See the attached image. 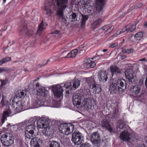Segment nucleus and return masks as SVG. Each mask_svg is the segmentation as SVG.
Returning a JSON list of instances; mask_svg holds the SVG:
<instances>
[{"label":"nucleus","mask_w":147,"mask_h":147,"mask_svg":"<svg viewBox=\"0 0 147 147\" xmlns=\"http://www.w3.org/2000/svg\"><path fill=\"white\" fill-rule=\"evenodd\" d=\"M68 0H53L52 1L53 9L56 10V14L59 19L66 23V20L64 12L68 7Z\"/></svg>","instance_id":"nucleus-1"},{"label":"nucleus","mask_w":147,"mask_h":147,"mask_svg":"<svg viewBox=\"0 0 147 147\" xmlns=\"http://www.w3.org/2000/svg\"><path fill=\"white\" fill-rule=\"evenodd\" d=\"M112 82L110 86L109 91L110 94L123 92L127 87V82L122 79L115 80L111 78Z\"/></svg>","instance_id":"nucleus-2"},{"label":"nucleus","mask_w":147,"mask_h":147,"mask_svg":"<svg viewBox=\"0 0 147 147\" xmlns=\"http://www.w3.org/2000/svg\"><path fill=\"white\" fill-rule=\"evenodd\" d=\"M14 137L12 134L9 132L4 133L1 137V140L2 143L6 146H9L13 143Z\"/></svg>","instance_id":"nucleus-3"},{"label":"nucleus","mask_w":147,"mask_h":147,"mask_svg":"<svg viewBox=\"0 0 147 147\" xmlns=\"http://www.w3.org/2000/svg\"><path fill=\"white\" fill-rule=\"evenodd\" d=\"M21 28L20 32H22L27 36L30 37L34 33V27L32 24L27 25L24 24L21 25Z\"/></svg>","instance_id":"nucleus-4"},{"label":"nucleus","mask_w":147,"mask_h":147,"mask_svg":"<svg viewBox=\"0 0 147 147\" xmlns=\"http://www.w3.org/2000/svg\"><path fill=\"white\" fill-rule=\"evenodd\" d=\"M84 135L78 131H75L72 133V141L75 144L79 145L83 142Z\"/></svg>","instance_id":"nucleus-5"},{"label":"nucleus","mask_w":147,"mask_h":147,"mask_svg":"<svg viewBox=\"0 0 147 147\" xmlns=\"http://www.w3.org/2000/svg\"><path fill=\"white\" fill-rule=\"evenodd\" d=\"M120 139L123 141L127 142L129 145H131L132 143L134 144V142L135 139H133L131 137L130 134L127 130L122 131L120 134Z\"/></svg>","instance_id":"nucleus-6"},{"label":"nucleus","mask_w":147,"mask_h":147,"mask_svg":"<svg viewBox=\"0 0 147 147\" xmlns=\"http://www.w3.org/2000/svg\"><path fill=\"white\" fill-rule=\"evenodd\" d=\"M90 140L93 145L99 147L101 145V138L98 132H94L90 135Z\"/></svg>","instance_id":"nucleus-7"},{"label":"nucleus","mask_w":147,"mask_h":147,"mask_svg":"<svg viewBox=\"0 0 147 147\" xmlns=\"http://www.w3.org/2000/svg\"><path fill=\"white\" fill-rule=\"evenodd\" d=\"M64 88H66L63 86H61L60 84H57L55 86H53L52 91L53 94L55 97H59L63 96V92Z\"/></svg>","instance_id":"nucleus-8"},{"label":"nucleus","mask_w":147,"mask_h":147,"mask_svg":"<svg viewBox=\"0 0 147 147\" xmlns=\"http://www.w3.org/2000/svg\"><path fill=\"white\" fill-rule=\"evenodd\" d=\"M80 81L77 78H74L71 82H66L64 85V87L70 90L73 88L75 89L78 87L80 85Z\"/></svg>","instance_id":"nucleus-9"},{"label":"nucleus","mask_w":147,"mask_h":147,"mask_svg":"<svg viewBox=\"0 0 147 147\" xmlns=\"http://www.w3.org/2000/svg\"><path fill=\"white\" fill-rule=\"evenodd\" d=\"M50 122L49 119L45 118H40L38 119L37 124L38 127L45 128L47 127L49 125Z\"/></svg>","instance_id":"nucleus-10"},{"label":"nucleus","mask_w":147,"mask_h":147,"mask_svg":"<svg viewBox=\"0 0 147 147\" xmlns=\"http://www.w3.org/2000/svg\"><path fill=\"white\" fill-rule=\"evenodd\" d=\"M84 93L83 95V97H84V100L83 101L84 105L86 107L88 108L89 106H91L92 99L91 96L89 95L88 92L85 90L83 91Z\"/></svg>","instance_id":"nucleus-11"},{"label":"nucleus","mask_w":147,"mask_h":147,"mask_svg":"<svg viewBox=\"0 0 147 147\" xmlns=\"http://www.w3.org/2000/svg\"><path fill=\"white\" fill-rule=\"evenodd\" d=\"M82 98V94L79 93H76L73 95L72 100L74 105L78 107L77 106L80 105Z\"/></svg>","instance_id":"nucleus-12"},{"label":"nucleus","mask_w":147,"mask_h":147,"mask_svg":"<svg viewBox=\"0 0 147 147\" xmlns=\"http://www.w3.org/2000/svg\"><path fill=\"white\" fill-rule=\"evenodd\" d=\"M107 0H97L96 13L99 15L102 14V9Z\"/></svg>","instance_id":"nucleus-13"},{"label":"nucleus","mask_w":147,"mask_h":147,"mask_svg":"<svg viewBox=\"0 0 147 147\" xmlns=\"http://www.w3.org/2000/svg\"><path fill=\"white\" fill-rule=\"evenodd\" d=\"M125 75L129 82L131 83H134L135 77L131 69H128L126 70L125 72Z\"/></svg>","instance_id":"nucleus-14"},{"label":"nucleus","mask_w":147,"mask_h":147,"mask_svg":"<svg viewBox=\"0 0 147 147\" xmlns=\"http://www.w3.org/2000/svg\"><path fill=\"white\" fill-rule=\"evenodd\" d=\"M42 139L38 137L32 138L30 142L31 147H40V146L42 142Z\"/></svg>","instance_id":"nucleus-15"},{"label":"nucleus","mask_w":147,"mask_h":147,"mask_svg":"<svg viewBox=\"0 0 147 147\" xmlns=\"http://www.w3.org/2000/svg\"><path fill=\"white\" fill-rule=\"evenodd\" d=\"M101 126L102 128L108 130L111 133L114 132L111 125L107 120L105 119L101 121Z\"/></svg>","instance_id":"nucleus-16"},{"label":"nucleus","mask_w":147,"mask_h":147,"mask_svg":"<svg viewBox=\"0 0 147 147\" xmlns=\"http://www.w3.org/2000/svg\"><path fill=\"white\" fill-rule=\"evenodd\" d=\"M85 82L88 84L90 88H93V86L97 83H98V80H96V78L94 79L91 76L88 78H85Z\"/></svg>","instance_id":"nucleus-17"},{"label":"nucleus","mask_w":147,"mask_h":147,"mask_svg":"<svg viewBox=\"0 0 147 147\" xmlns=\"http://www.w3.org/2000/svg\"><path fill=\"white\" fill-rule=\"evenodd\" d=\"M108 73L106 71H101L98 73V81L103 82L106 81L108 79Z\"/></svg>","instance_id":"nucleus-18"},{"label":"nucleus","mask_w":147,"mask_h":147,"mask_svg":"<svg viewBox=\"0 0 147 147\" xmlns=\"http://www.w3.org/2000/svg\"><path fill=\"white\" fill-rule=\"evenodd\" d=\"M36 121V119H31L29 120L26 127V131L34 129L35 128Z\"/></svg>","instance_id":"nucleus-19"},{"label":"nucleus","mask_w":147,"mask_h":147,"mask_svg":"<svg viewBox=\"0 0 147 147\" xmlns=\"http://www.w3.org/2000/svg\"><path fill=\"white\" fill-rule=\"evenodd\" d=\"M7 110L4 111L3 115L1 122L2 124H3L5 120H7V117L9 116V115L11 113V110L9 108V106H7Z\"/></svg>","instance_id":"nucleus-20"},{"label":"nucleus","mask_w":147,"mask_h":147,"mask_svg":"<svg viewBox=\"0 0 147 147\" xmlns=\"http://www.w3.org/2000/svg\"><path fill=\"white\" fill-rule=\"evenodd\" d=\"M112 75V77L114 75H117L121 73V71L118 67L115 65L111 66L110 68Z\"/></svg>","instance_id":"nucleus-21"},{"label":"nucleus","mask_w":147,"mask_h":147,"mask_svg":"<svg viewBox=\"0 0 147 147\" xmlns=\"http://www.w3.org/2000/svg\"><path fill=\"white\" fill-rule=\"evenodd\" d=\"M141 86L139 84L132 86L130 90L133 94H138L141 90Z\"/></svg>","instance_id":"nucleus-22"},{"label":"nucleus","mask_w":147,"mask_h":147,"mask_svg":"<svg viewBox=\"0 0 147 147\" xmlns=\"http://www.w3.org/2000/svg\"><path fill=\"white\" fill-rule=\"evenodd\" d=\"M14 109L17 113L20 112L22 111L23 106L21 102L18 101L17 102L15 105L13 104Z\"/></svg>","instance_id":"nucleus-23"},{"label":"nucleus","mask_w":147,"mask_h":147,"mask_svg":"<svg viewBox=\"0 0 147 147\" xmlns=\"http://www.w3.org/2000/svg\"><path fill=\"white\" fill-rule=\"evenodd\" d=\"M48 147H61L60 143L57 141L50 140L48 143Z\"/></svg>","instance_id":"nucleus-24"},{"label":"nucleus","mask_w":147,"mask_h":147,"mask_svg":"<svg viewBox=\"0 0 147 147\" xmlns=\"http://www.w3.org/2000/svg\"><path fill=\"white\" fill-rule=\"evenodd\" d=\"M85 66H87L88 68H93L96 65V63L91 60L90 59H88L84 62Z\"/></svg>","instance_id":"nucleus-25"},{"label":"nucleus","mask_w":147,"mask_h":147,"mask_svg":"<svg viewBox=\"0 0 147 147\" xmlns=\"http://www.w3.org/2000/svg\"><path fill=\"white\" fill-rule=\"evenodd\" d=\"M102 22V19L99 18L92 23L91 25V28L92 30H94L99 26Z\"/></svg>","instance_id":"nucleus-26"},{"label":"nucleus","mask_w":147,"mask_h":147,"mask_svg":"<svg viewBox=\"0 0 147 147\" xmlns=\"http://www.w3.org/2000/svg\"><path fill=\"white\" fill-rule=\"evenodd\" d=\"M67 123H62L60 125L59 127V130L61 133L67 135L66 130L67 129Z\"/></svg>","instance_id":"nucleus-27"},{"label":"nucleus","mask_w":147,"mask_h":147,"mask_svg":"<svg viewBox=\"0 0 147 147\" xmlns=\"http://www.w3.org/2000/svg\"><path fill=\"white\" fill-rule=\"evenodd\" d=\"M45 135L47 136H51L54 133L53 129L49 127V125L47 127L45 128Z\"/></svg>","instance_id":"nucleus-28"},{"label":"nucleus","mask_w":147,"mask_h":147,"mask_svg":"<svg viewBox=\"0 0 147 147\" xmlns=\"http://www.w3.org/2000/svg\"><path fill=\"white\" fill-rule=\"evenodd\" d=\"M37 92L42 96L46 97L47 96L48 92L44 88H38Z\"/></svg>","instance_id":"nucleus-29"},{"label":"nucleus","mask_w":147,"mask_h":147,"mask_svg":"<svg viewBox=\"0 0 147 147\" xmlns=\"http://www.w3.org/2000/svg\"><path fill=\"white\" fill-rule=\"evenodd\" d=\"M97 83L95 84L93 88L90 89L93 90L94 92L95 93L99 94L101 91L102 89L100 85Z\"/></svg>","instance_id":"nucleus-30"},{"label":"nucleus","mask_w":147,"mask_h":147,"mask_svg":"<svg viewBox=\"0 0 147 147\" xmlns=\"http://www.w3.org/2000/svg\"><path fill=\"white\" fill-rule=\"evenodd\" d=\"M74 130V125L71 123L67 124V135H68L71 133H73V132Z\"/></svg>","instance_id":"nucleus-31"},{"label":"nucleus","mask_w":147,"mask_h":147,"mask_svg":"<svg viewBox=\"0 0 147 147\" xmlns=\"http://www.w3.org/2000/svg\"><path fill=\"white\" fill-rule=\"evenodd\" d=\"M127 32H131L133 31L136 28V26L134 24H129L126 25Z\"/></svg>","instance_id":"nucleus-32"},{"label":"nucleus","mask_w":147,"mask_h":147,"mask_svg":"<svg viewBox=\"0 0 147 147\" xmlns=\"http://www.w3.org/2000/svg\"><path fill=\"white\" fill-rule=\"evenodd\" d=\"M78 52V51L77 49H75L71 51L67 54L68 58L75 57Z\"/></svg>","instance_id":"nucleus-33"},{"label":"nucleus","mask_w":147,"mask_h":147,"mask_svg":"<svg viewBox=\"0 0 147 147\" xmlns=\"http://www.w3.org/2000/svg\"><path fill=\"white\" fill-rule=\"evenodd\" d=\"M42 98H39L37 97L36 100L37 102V103H38V105H39V107L42 106H47V105L46 104L47 102H44L42 100Z\"/></svg>","instance_id":"nucleus-34"},{"label":"nucleus","mask_w":147,"mask_h":147,"mask_svg":"<svg viewBox=\"0 0 147 147\" xmlns=\"http://www.w3.org/2000/svg\"><path fill=\"white\" fill-rule=\"evenodd\" d=\"M88 16H87L82 15V19L81 22V26L83 28L85 26L86 22L88 19Z\"/></svg>","instance_id":"nucleus-35"},{"label":"nucleus","mask_w":147,"mask_h":147,"mask_svg":"<svg viewBox=\"0 0 147 147\" xmlns=\"http://www.w3.org/2000/svg\"><path fill=\"white\" fill-rule=\"evenodd\" d=\"M143 33L141 32H139L136 34L135 35V38L136 39L139 40H140L143 37Z\"/></svg>","instance_id":"nucleus-36"},{"label":"nucleus","mask_w":147,"mask_h":147,"mask_svg":"<svg viewBox=\"0 0 147 147\" xmlns=\"http://www.w3.org/2000/svg\"><path fill=\"white\" fill-rule=\"evenodd\" d=\"M77 15L76 13H72V14L70 16L69 19H71L70 21L71 22L76 21L77 20Z\"/></svg>","instance_id":"nucleus-37"},{"label":"nucleus","mask_w":147,"mask_h":147,"mask_svg":"<svg viewBox=\"0 0 147 147\" xmlns=\"http://www.w3.org/2000/svg\"><path fill=\"white\" fill-rule=\"evenodd\" d=\"M28 122L27 121L19 123V127L22 129L24 128L27 125Z\"/></svg>","instance_id":"nucleus-38"},{"label":"nucleus","mask_w":147,"mask_h":147,"mask_svg":"<svg viewBox=\"0 0 147 147\" xmlns=\"http://www.w3.org/2000/svg\"><path fill=\"white\" fill-rule=\"evenodd\" d=\"M1 104L3 106L6 105L8 104V102L6 100V97L3 95L1 101Z\"/></svg>","instance_id":"nucleus-39"},{"label":"nucleus","mask_w":147,"mask_h":147,"mask_svg":"<svg viewBox=\"0 0 147 147\" xmlns=\"http://www.w3.org/2000/svg\"><path fill=\"white\" fill-rule=\"evenodd\" d=\"M117 127L121 129H123L126 127V125L124 123L121 122L118 125Z\"/></svg>","instance_id":"nucleus-40"},{"label":"nucleus","mask_w":147,"mask_h":147,"mask_svg":"<svg viewBox=\"0 0 147 147\" xmlns=\"http://www.w3.org/2000/svg\"><path fill=\"white\" fill-rule=\"evenodd\" d=\"M44 24L42 21L41 23L39 24L38 26V30L39 31H42L45 28L44 27Z\"/></svg>","instance_id":"nucleus-41"},{"label":"nucleus","mask_w":147,"mask_h":147,"mask_svg":"<svg viewBox=\"0 0 147 147\" xmlns=\"http://www.w3.org/2000/svg\"><path fill=\"white\" fill-rule=\"evenodd\" d=\"M45 10L46 11V14L48 15L49 16L51 14V10L49 7L47 6H45Z\"/></svg>","instance_id":"nucleus-42"},{"label":"nucleus","mask_w":147,"mask_h":147,"mask_svg":"<svg viewBox=\"0 0 147 147\" xmlns=\"http://www.w3.org/2000/svg\"><path fill=\"white\" fill-rule=\"evenodd\" d=\"M80 147H91V145L89 143L86 142L82 144Z\"/></svg>","instance_id":"nucleus-43"},{"label":"nucleus","mask_w":147,"mask_h":147,"mask_svg":"<svg viewBox=\"0 0 147 147\" xmlns=\"http://www.w3.org/2000/svg\"><path fill=\"white\" fill-rule=\"evenodd\" d=\"M1 86L2 87L4 86L7 83H8V80L7 79H5V80H1Z\"/></svg>","instance_id":"nucleus-44"},{"label":"nucleus","mask_w":147,"mask_h":147,"mask_svg":"<svg viewBox=\"0 0 147 147\" xmlns=\"http://www.w3.org/2000/svg\"><path fill=\"white\" fill-rule=\"evenodd\" d=\"M123 53H130L133 52V50L131 49H124L123 50Z\"/></svg>","instance_id":"nucleus-45"},{"label":"nucleus","mask_w":147,"mask_h":147,"mask_svg":"<svg viewBox=\"0 0 147 147\" xmlns=\"http://www.w3.org/2000/svg\"><path fill=\"white\" fill-rule=\"evenodd\" d=\"M114 28V26H112L109 28L107 29L105 32V34H107L109 33H110L112 31Z\"/></svg>","instance_id":"nucleus-46"},{"label":"nucleus","mask_w":147,"mask_h":147,"mask_svg":"<svg viewBox=\"0 0 147 147\" xmlns=\"http://www.w3.org/2000/svg\"><path fill=\"white\" fill-rule=\"evenodd\" d=\"M38 103H37V102L36 100L34 102H33V108H36L39 107V105H38Z\"/></svg>","instance_id":"nucleus-47"},{"label":"nucleus","mask_w":147,"mask_h":147,"mask_svg":"<svg viewBox=\"0 0 147 147\" xmlns=\"http://www.w3.org/2000/svg\"><path fill=\"white\" fill-rule=\"evenodd\" d=\"M26 132H28L31 135V136H32L33 138L34 136L35 135H34V131L33 130L30 129V130L26 131Z\"/></svg>","instance_id":"nucleus-48"},{"label":"nucleus","mask_w":147,"mask_h":147,"mask_svg":"<svg viewBox=\"0 0 147 147\" xmlns=\"http://www.w3.org/2000/svg\"><path fill=\"white\" fill-rule=\"evenodd\" d=\"M26 91L25 90H22V91H20L21 98L22 97H24L25 95H26Z\"/></svg>","instance_id":"nucleus-49"},{"label":"nucleus","mask_w":147,"mask_h":147,"mask_svg":"<svg viewBox=\"0 0 147 147\" xmlns=\"http://www.w3.org/2000/svg\"><path fill=\"white\" fill-rule=\"evenodd\" d=\"M118 112V110L116 109H113V112L112 113V118H113L115 117L116 114Z\"/></svg>","instance_id":"nucleus-50"},{"label":"nucleus","mask_w":147,"mask_h":147,"mask_svg":"<svg viewBox=\"0 0 147 147\" xmlns=\"http://www.w3.org/2000/svg\"><path fill=\"white\" fill-rule=\"evenodd\" d=\"M15 94L17 98H21L20 91H19V90H17V91L15 92Z\"/></svg>","instance_id":"nucleus-51"},{"label":"nucleus","mask_w":147,"mask_h":147,"mask_svg":"<svg viewBox=\"0 0 147 147\" xmlns=\"http://www.w3.org/2000/svg\"><path fill=\"white\" fill-rule=\"evenodd\" d=\"M125 31H127V28H126V26L122 28L120 32H119V31H118L117 32L118 33L119 32V34H120L125 32Z\"/></svg>","instance_id":"nucleus-52"},{"label":"nucleus","mask_w":147,"mask_h":147,"mask_svg":"<svg viewBox=\"0 0 147 147\" xmlns=\"http://www.w3.org/2000/svg\"><path fill=\"white\" fill-rule=\"evenodd\" d=\"M25 137L29 139H31L32 137V136H31V135L26 131L25 132Z\"/></svg>","instance_id":"nucleus-53"},{"label":"nucleus","mask_w":147,"mask_h":147,"mask_svg":"<svg viewBox=\"0 0 147 147\" xmlns=\"http://www.w3.org/2000/svg\"><path fill=\"white\" fill-rule=\"evenodd\" d=\"M67 54L68 53L67 51H64L62 54V58H67Z\"/></svg>","instance_id":"nucleus-54"},{"label":"nucleus","mask_w":147,"mask_h":147,"mask_svg":"<svg viewBox=\"0 0 147 147\" xmlns=\"http://www.w3.org/2000/svg\"><path fill=\"white\" fill-rule=\"evenodd\" d=\"M4 63L10 60L11 58L10 57H6L3 59Z\"/></svg>","instance_id":"nucleus-55"},{"label":"nucleus","mask_w":147,"mask_h":147,"mask_svg":"<svg viewBox=\"0 0 147 147\" xmlns=\"http://www.w3.org/2000/svg\"><path fill=\"white\" fill-rule=\"evenodd\" d=\"M117 46V43H113L111 46V47L112 48H113L116 47Z\"/></svg>","instance_id":"nucleus-56"},{"label":"nucleus","mask_w":147,"mask_h":147,"mask_svg":"<svg viewBox=\"0 0 147 147\" xmlns=\"http://www.w3.org/2000/svg\"><path fill=\"white\" fill-rule=\"evenodd\" d=\"M36 90H37L38 88H39V84L38 83H37L36 85Z\"/></svg>","instance_id":"nucleus-57"},{"label":"nucleus","mask_w":147,"mask_h":147,"mask_svg":"<svg viewBox=\"0 0 147 147\" xmlns=\"http://www.w3.org/2000/svg\"><path fill=\"white\" fill-rule=\"evenodd\" d=\"M120 58L121 59H123L126 57V56L124 55H120Z\"/></svg>","instance_id":"nucleus-58"},{"label":"nucleus","mask_w":147,"mask_h":147,"mask_svg":"<svg viewBox=\"0 0 147 147\" xmlns=\"http://www.w3.org/2000/svg\"><path fill=\"white\" fill-rule=\"evenodd\" d=\"M4 63V62L3 59L0 60V65H1Z\"/></svg>","instance_id":"nucleus-59"},{"label":"nucleus","mask_w":147,"mask_h":147,"mask_svg":"<svg viewBox=\"0 0 147 147\" xmlns=\"http://www.w3.org/2000/svg\"><path fill=\"white\" fill-rule=\"evenodd\" d=\"M136 147H147V146H146L142 144H141V145H138V146H136Z\"/></svg>","instance_id":"nucleus-60"},{"label":"nucleus","mask_w":147,"mask_h":147,"mask_svg":"<svg viewBox=\"0 0 147 147\" xmlns=\"http://www.w3.org/2000/svg\"><path fill=\"white\" fill-rule=\"evenodd\" d=\"M5 69L2 68H0V73L4 71Z\"/></svg>","instance_id":"nucleus-61"},{"label":"nucleus","mask_w":147,"mask_h":147,"mask_svg":"<svg viewBox=\"0 0 147 147\" xmlns=\"http://www.w3.org/2000/svg\"><path fill=\"white\" fill-rule=\"evenodd\" d=\"M59 33V31H58V30L55 31L53 32V33L55 34H58Z\"/></svg>","instance_id":"nucleus-62"},{"label":"nucleus","mask_w":147,"mask_h":147,"mask_svg":"<svg viewBox=\"0 0 147 147\" xmlns=\"http://www.w3.org/2000/svg\"><path fill=\"white\" fill-rule=\"evenodd\" d=\"M145 84L146 86L147 87V76L146 77V78L145 81Z\"/></svg>","instance_id":"nucleus-63"},{"label":"nucleus","mask_w":147,"mask_h":147,"mask_svg":"<svg viewBox=\"0 0 147 147\" xmlns=\"http://www.w3.org/2000/svg\"><path fill=\"white\" fill-rule=\"evenodd\" d=\"M144 25L146 28H147V22H144Z\"/></svg>","instance_id":"nucleus-64"}]
</instances>
